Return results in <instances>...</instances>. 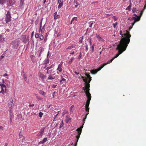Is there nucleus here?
Masks as SVG:
<instances>
[{
    "label": "nucleus",
    "instance_id": "c9c22d12",
    "mask_svg": "<svg viewBox=\"0 0 146 146\" xmlns=\"http://www.w3.org/2000/svg\"><path fill=\"white\" fill-rule=\"evenodd\" d=\"M131 6L130 5H129L128 7H127V8H126V10H130V9H131Z\"/></svg>",
    "mask_w": 146,
    "mask_h": 146
},
{
    "label": "nucleus",
    "instance_id": "58836bf2",
    "mask_svg": "<svg viewBox=\"0 0 146 146\" xmlns=\"http://www.w3.org/2000/svg\"><path fill=\"white\" fill-rule=\"evenodd\" d=\"M74 59V58L73 57L71 58L70 60L69 63H70V62H72L73 61Z\"/></svg>",
    "mask_w": 146,
    "mask_h": 146
},
{
    "label": "nucleus",
    "instance_id": "aec40b11",
    "mask_svg": "<svg viewBox=\"0 0 146 146\" xmlns=\"http://www.w3.org/2000/svg\"><path fill=\"white\" fill-rule=\"evenodd\" d=\"M77 19V18L76 17H74L71 20V24H72V23H74V21H76Z\"/></svg>",
    "mask_w": 146,
    "mask_h": 146
},
{
    "label": "nucleus",
    "instance_id": "e2e57ef3",
    "mask_svg": "<svg viewBox=\"0 0 146 146\" xmlns=\"http://www.w3.org/2000/svg\"><path fill=\"white\" fill-rule=\"evenodd\" d=\"M78 7V5H76L75 6V7Z\"/></svg>",
    "mask_w": 146,
    "mask_h": 146
},
{
    "label": "nucleus",
    "instance_id": "de8ad7c7",
    "mask_svg": "<svg viewBox=\"0 0 146 146\" xmlns=\"http://www.w3.org/2000/svg\"><path fill=\"white\" fill-rule=\"evenodd\" d=\"M93 23H92L89 25V27H91L92 26V25Z\"/></svg>",
    "mask_w": 146,
    "mask_h": 146
},
{
    "label": "nucleus",
    "instance_id": "69168bd1",
    "mask_svg": "<svg viewBox=\"0 0 146 146\" xmlns=\"http://www.w3.org/2000/svg\"><path fill=\"white\" fill-rule=\"evenodd\" d=\"M102 50L101 51H100V55L101 54V53H102Z\"/></svg>",
    "mask_w": 146,
    "mask_h": 146
},
{
    "label": "nucleus",
    "instance_id": "7ed1b4c3",
    "mask_svg": "<svg viewBox=\"0 0 146 146\" xmlns=\"http://www.w3.org/2000/svg\"><path fill=\"white\" fill-rule=\"evenodd\" d=\"M118 50V53L117 54L116 56L114 57H113L111 60L108 61V62L107 63H104L101 65V66L98 68L97 70H92L90 71L91 73L93 74H96L97 72L100 71L102 68L105 66L106 65L110 63L113 60H114L115 58H117L119 54H121L124 51L121 49H116Z\"/></svg>",
    "mask_w": 146,
    "mask_h": 146
},
{
    "label": "nucleus",
    "instance_id": "423d86ee",
    "mask_svg": "<svg viewBox=\"0 0 146 146\" xmlns=\"http://www.w3.org/2000/svg\"><path fill=\"white\" fill-rule=\"evenodd\" d=\"M11 15L10 12L9 11H8L6 14L5 18V21L6 23L10 22L11 21Z\"/></svg>",
    "mask_w": 146,
    "mask_h": 146
},
{
    "label": "nucleus",
    "instance_id": "cd10ccee",
    "mask_svg": "<svg viewBox=\"0 0 146 146\" xmlns=\"http://www.w3.org/2000/svg\"><path fill=\"white\" fill-rule=\"evenodd\" d=\"M62 82H66V80L63 78L62 77V80L60 81V82L62 83Z\"/></svg>",
    "mask_w": 146,
    "mask_h": 146
},
{
    "label": "nucleus",
    "instance_id": "052dcab7",
    "mask_svg": "<svg viewBox=\"0 0 146 146\" xmlns=\"http://www.w3.org/2000/svg\"><path fill=\"white\" fill-rule=\"evenodd\" d=\"M46 40H47V39L46 38H44V40L45 42H46Z\"/></svg>",
    "mask_w": 146,
    "mask_h": 146
},
{
    "label": "nucleus",
    "instance_id": "dca6fc26",
    "mask_svg": "<svg viewBox=\"0 0 146 146\" xmlns=\"http://www.w3.org/2000/svg\"><path fill=\"white\" fill-rule=\"evenodd\" d=\"M13 105L14 104L13 102L12 99H10V102H9V106L10 108H12L13 107Z\"/></svg>",
    "mask_w": 146,
    "mask_h": 146
},
{
    "label": "nucleus",
    "instance_id": "338daca9",
    "mask_svg": "<svg viewBox=\"0 0 146 146\" xmlns=\"http://www.w3.org/2000/svg\"><path fill=\"white\" fill-rule=\"evenodd\" d=\"M9 29H7L6 30V31H8V32L9 31Z\"/></svg>",
    "mask_w": 146,
    "mask_h": 146
},
{
    "label": "nucleus",
    "instance_id": "5fc2aeb1",
    "mask_svg": "<svg viewBox=\"0 0 146 146\" xmlns=\"http://www.w3.org/2000/svg\"><path fill=\"white\" fill-rule=\"evenodd\" d=\"M42 21H41V22H40V29L41 28V25H42Z\"/></svg>",
    "mask_w": 146,
    "mask_h": 146
},
{
    "label": "nucleus",
    "instance_id": "6ab92c4d",
    "mask_svg": "<svg viewBox=\"0 0 146 146\" xmlns=\"http://www.w3.org/2000/svg\"><path fill=\"white\" fill-rule=\"evenodd\" d=\"M5 39L2 35H0V43L3 42L5 40Z\"/></svg>",
    "mask_w": 146,
    "mask_h": 146
},
{
    "label": "nucleus",
    "instance_id": "4d7b16f0",
    "mask_svg": "<svg viewBox=\"0 0 146 146\" xmlns=\"http://www.w3.org/2000/svg\"><path fill=\"white\" fill-rule=\"evenodd\" d=\"M74 52H71V53H70V54H74Z\"/></svg>",
    "mask_w": 146,
    "mask_h": 146
},
{
    "label": "nucleus",
    "instance_id": "c85d7f7f",
    "mask_svg": "<svg viewBox=\"0 0 146 146\" xmlns=\"http://www.w3.org/2000/svg\"><path fill=\"white\" fill-rule=\"evenodd\" d=\"M35 95L37 99L39 100H42V98L38 96L37 94H36Z\"/></svg>",
    "mask_w": 146,
    "mask_h": 146
},
{
    "label": "nucleus",
    "instance_id": "79ce46f5",
    "mask_svg": "<svg viewBox=\"0 0 146 146\" xmlns=\"http://www.w3.org/2000/svg\"><path fill=\"white\" fill-rule=\"evenodd\" d=\"M132 11L133 13H135V12L136 11V9L134 8H133L132 10Z\"/></svg>",
    "mask_w": 146,
    "mask_h": 146
},
{
    "label": "nucleus",
    "instance_id": "ddd939ff",
    "mask_svg": "<svg viewBox=\"0 0 146 146\" xmlns=\"http://www.w3.org/2000/svg\"><path fill=\"white\" fill-rule=\"evenodd\" d=\"M28 38L27 37V36L26 35H23L22 37V41L25 43L27 42V40Z\"/></svg>",
    "mask_w": 146,
    "mask_h": 146
},
{
    "label": "nucleus",
    "instance_id": "7c9ffc66",
    "mask_svg": "<svg viewBox=\"0 0 146 146\" xmlns=\"http://www.w3.org/2000/svg\"><path fill=\"white\" fill-rule=\"evenodd\" d=\"M43 113L41 112H39V116L40 117H41L42 115H43Z\"/></svg>",
    "mask_w": 146,
    "mask_h": 146
},
{
    "label": "nucleus",
    "instance_id": "b1692460",
    "mask_svg": "<svg viewBox=\"0 0 146 146\" xmlns=\"http://www.w3.org/2000/svg\"><path fill=\"white\" fill-rule=\"evenodd\" d=\"M59 3V4L58 7V9H60L63 5V2H61Z\"/></svg>",
    "mask_w": 146,
    "mask_h": 146
},
{
    "label": "nucleus",
    "instance_id": "2eb2a0df",
    "mask_svg": "<svg viewBox=\"0 0 146 146\" xmlns=\"http://www.w3.org/2000/svg\"><path fill=\"white\" fill-rule=\"evenodd\" d=\"M44 49L43 48H42V47H40L39 48V51L40 52H39V54L38 56V57H40L41 56V55L42 52L44 51Z\"/></svg>",
    "mask_w": 146,
    "mask_h": 146
},
{
    "label": "nucleus",
    "instance_id": "f3484780",
    "mask_svg": "<svg viewBox=\"0 0 146 146\" xmlns=\"http://www.w3.org/2000/svg\"><path fill=\"white\" fill-rule=\"evenodd\" d=\"M15 3V0H10L9 2L10 6L13 5Z\"/></svg>",
    "mask_w": 146,
    "mask_h": 146
},
{
    "label": "nucleus",
    "instance_id": "5701e85b",
    "mask_svg": "<svg viewBox=\"0 0 146 146\" xmlns=\"http://www.w3.org/2000/svg\"><path fill=\"white\" fill-rule=\"evenodd\" d=\"M60 17V16L59 15H57V12H55L54 13V19H57L59 18Z\"/></svg>",
    "mask_w": 146,
    "mask_h": 146
},
{
    "label": "nucleus",
    "instance_id": "f8f14e48",
    "mask_svg": "<svg viewBox=\"0 0 146 146\" xmlns=\"http://www.w3.org/2000/svg\"><path fill=\"white\" fill-rule=\"evenodd\" d=\"M44 128H42L40 130V131L38 133L37 135L38 136H42L44 132Z\"/></svg>",
    "mask_w": 146,
    "mask_h": 146
},
{
    "label": "nucleus",
    "instance_id": "a18cd8bd",
    "mask_svg": "<svg viewBox=\"0 0 146 146\" xmlns=\"http://www.w3.org/2000/svg\"><path fill=\"white\" fill-rule=\"evenodd\" d=\"M74 107V105H72L71 106V107H70V108H71V110H70V111L71 112H72V111L71 110V109L73 108Z\"/></svg>",
    "mask_w": 146,
    "mask_h": 146
},
{
    "label": "nucleus",
    "instance_id": "393cba45",
    "mask_svg": "<svg viewBox=\"0 0 146 146\" xmlns=\"http://www.w3.org/2000/svg\"><path fill=\"white\" fill-rule=\"evenodd\" d=\"M71 120V119L69 118L68 116H67L66 117V123H68L69 121H70Z\"/></svg>",
    "mask_w": 146,
    "mask_h": 146
},
{
    "label": "nucleus",
    "instance_id": "f03ea898",
    "mask_svg": "<svg viewBox=\"0 0 146 146\" xmlns=\"http://www.w3.org/2000/svg\"><path fill=\"white\" fill-rule=\"evenodd\" d=\"M125 32L126 33H123L122 31L120 30L119 34L122 36V38L120 40L119 44L117 45L116 49H120L123 51L125 50L129 42L131 36L128 31H126Z\"/></svg>",
    "mask_w": 146,
    "mask_h": 146
},
{
    "label": "nucleus",
    "instance_id": "1a4fd4ad",
    "mask_svg": "<svg viewBox=\"0 0 146 146\" xmlns=\"http://www.w3.org/2000/svg\"><path fill=\"white\" fill-rule=\"evenodd\" d=\"M35 37L36 38H39L40 40H42L44 39V37L42 35H39L38 33H36L35 35Z\"/></svg>",
    "mask_w": 146,
    "mask_h": 146
},
{
    "label": "nucleus",
    "instance_id": "37998d69",
    "mask_svg": "<svg viewBox=\"0 0 146 146\" xmlns=\"http://www.w3.org/2000/svg\"><path fill=\"white\" fill-rule=\"evenodd\" d=\"M44 26H43V27L42 29H41L42 33V32H43L44 30Z\"/></svg>",
    "mask_w": 146,
    "mask_h": 146
},
{
    "label": "nucleus",
    "instance_id": "9b49d317",
    "mask_svg": "<svg viewBox=\"0 0 146 146\" xmlns=\"http://www.w3.org/2000/svg\"><path fill=\"white\" fill-rule=\"evenodd\" d=\"M85 119V118L84 119V120H83V122H84V123L83 124V125L81 126L80 128H78V129H76V131L78 132V133H79V132H80V134H81V132H82V128H83V125L84 124V123H85V121L84 120V119Z\"/></svg>",
    "mask_w": 146,
    "mask_h": 146
},
{
    "label": "nucleus",
    "instance_id": "680f3d73",
    "mask_svg": "<svg viewBox=\"0 0 146 146\" xmlns=\"http://www.w3.org/2000/svg\"><path fill=\"white\" fill-rule=\"evenodd\" d=\"M65 114V113L64 112H63L62 113V115H64Z\"/></svg>",
    "mask_w": 146,
    "mask_h": 146
},
{
    "label": "nucleus",
    "instance_id": "8fccbe9b",
    "mask_svg": "<svg viewBox=\"0 0 146 146\" xmlns=\"http://www.w3.org/2000/svg\"><path fill=\"white\" fill-rule=\"evenodd\" d=\"M29 106L30 107H33L34 106V104H32V105L30 104V105H29Z\"/></svg>",
    "mask_w": 146,
    "mask_h": 146
},
{
    "label": "nucleus",
    "instance_id": "603ef678",
    "mask_svg": "<svg viewBox=\"0 0 146 146\" xmlns=\"http://www.w3.org/2000/svg\"><path fill=\"white\" fill-rule=\"evenodd\" d=\"M57 86L56 85H53L52 87L54 88L56 87Z\"/></svg>",
    "mask_w": 146,
    "mask_h": 146
},
{
    "label": "nucleus",
    "instance_id": "0eeeda50",
    "mask_svg": "<svg viewBox=\"0 0 146 146\" xmlns=\"http://www.w3.org/2000/svg\"><path fill=\"white\" fill-rule=\"evenodd\" d=\"M6 87L3 84H0V93L4 94L6 90Z\"/></svg>",
    "mask_w": 146,
    "mask_h": 146
},
{
    "label": "nucleus",
    "instance_id": "13d9d810",
    "mask_svg": "<svg viewBox=\"0 0 146 146\" xmlns=\"http://www.w3.org/2000/svg\"><path fill=\"white\" fill-rule=\"evenodd\" d=\"M34 32H33H33L32 33H31V35H32V36H33V35H34Z\"/></svg>",
    "mask_w": 146,
    "mask_h": 146
},
{
    "label": "nucleus",
    "instance_id": "864d4df0",
    "mask_svg": "<svg viewBox=\"0 0 146 146\" xmlns=\"http://www.w3.org/2000/svg\"><path fill=\"white\" fill-rule=\"evenodd\" d=\"M46 0H43V3L44 4L45 3L46 1Z\"/></svg>",
    "mask_w": 146,
    "mask_h": 146
},
{
    "label": "nucleus",
    "instance_id": "2f4dec72",
    "mask_svg": "<svg viewBox=\"0 0 146 146\" xmlns=\"http://www.w3.org/2000/svg\"><path fill=\"white\" fill-rule=\"evenodd\" d=\"M22 74L24 78L27 76L25 75V72H24V71H23L22 72Z\"/></svg>",
    "mask_w": 146,
    "mask_h": 146
},
{
    "label": "nucleus",
    "instance_id": "412c9836",
    "mask_svg": "<svg viewBox=\"0 0 146 146\" xmlns=\"http://www.w3.org/2000/svg\"><path fill=\"white\" fill-rule=\"evenodd\" d=\"M47 140V138H44V139H43L42 141H40L39 142V143L40 144H42L45 142Z\"/></svg>",
    "mask_w": 146,
    "mask_h": 146
},
{
    "label": "nucleus",
    "instance_id": "09e8293b",
    "mask_svg": "<svg viewBox=\"0 0 146 146\" xmlns=\"http://www.w3.org/2000/svg\"><path fill=\"white\" fill-rule=\"evenodd\" d=\"M7 76H8V74L6 73L5 74H4L3 75V76H5V77Z\"/></svg>",
    "mask_w": 146,
    "mask_h": 146
},
{
    "label": "nucleus",
    "instance_id": "f704fd0d",
    "mask_svg": "<svg viewBox=\"0 0 146 146\" xmlns=\"http://www.w3.org/2000/svg\"><path fill=\"white\" fill-rule=\"evenodd\" d=\"M47 71L46 72V74H49L50 73V71H52V70H47Z\"/></svg>",
    "mask_w": 146,
    "mask_h": 146
},
{
    "label": "nucleus",
    "instance_id": "a19ab883",
    "mask_svg": "<svg viewBox=\"0 0 146 146\" xmlns=\"http://www.w3.org/2000/svg\"><path fill=\"white\" fill-rule=\"evenodd\" d=\"M86 51H87L88 50V45L86 44Z\"/></svg>",
    "mask_w": 146,
    "mask_h": 146
},
{
    "label": "nucleus",
    "instance_id": "c03bdc74",
    "mask_svg": "<svg viewBox=\"0 0 146 146\" xmlns=\"http://www.w3.org/2000/svg\"><path fill=\"white\" fill-rule=\"evenodd\" d=\"M113 18L114 19L115 21H116L117 19V18L115 16H114L113 17Z\"/></svg>",
    "mask_w": 146,
    "mask_h": 146
},
{
    "label": "nucleus",
    "instance_id": "4468645a",
    "mask_svg": "<svg viewBox=\"0 0 146 146\" xmlns=\"http://www.w3.org/2000/svg\"><path fill=\"white\" fill-rule=\"evenodd\" d=\"M49 62V60L48 59H46L44 61V64H45V66L44 68H46L48 66L47 64H48Z\"/></svg>",
    "mask_w": 146,
    "mask_h": 146
},
{
    "label": "nucleus",
    "instance_id": "473e14b6",
    "mask_svg": "<svg viewBox=\"0 0 146 146\" xmlns=\"http://www.w3.org/2000/svg\"><path fill=\"white\" fill-rule=\"evenodd\" d=\"M24 78L25 81H26V82H29V80H27V76L24 77Z\"/></svg>",
    "mask_w": 146,
    "mask_h": 146
},
{
    "label": "nucleus",
    "instance_id": "39448f33",
    "mask_svg": "<svg viewBox=\"0 0 146 146\" xmlns=\"http://www.w3.org/2000/svg\"><path fill=\"white\" fill-rule=\"evenodd\" d=\"M62 64V62H61L58 66V68L56 69V72L58 74L61 73L63 69Z\"/></svg>",
    "mask_w": 146,
    "mask_h": 146
},
{
    "label": "nucleus",
    "instance_id": "4c0bfd02",
    "mask_svg": "<svg viewBox=\"0 0 146 146\" xmlns=\"http://www.w3.org/2000/svg\"><path fill=\"white\" fill-rule=\"evenodd\" d=\"M74 73L76 75H78L79 74V72L78 71H76V70L74 71Z\"/></svg>",
    "mask_w": 146,
    "mask_h": 146
},
{
    "label": "nucleus",
    "instance_id": "72a5a7b5",
    "mask_svg": "<svg viewBox=\"0 0 146 146\" xmlns=\"http://www.w3.org/2000/svg\"><path fill=\"white\" fill-rule=\"evenodd\" d=\"M82 37H80L79 39V42L80 43H81L82 42Z\"/></svg>",
    "mask_w": 146,
    "mask_h": 146
},
{
    "label": "nucleus",
    "instance_id": "bf43d9fd",
    "mask_svg": "<svg viewBox=\"0 0 146 146\" xmlns=\"http://www.w3.org/2000/svg\"><path fill=\"white\" fill-rule=\"evenodd\" d=\"M3 129V127L1 126H0V129Z\"/></svg>",
    "mask_w": 146,
    "mask_h": 146
},
{
    "label": "nucleus",
    "instance_id": "a878e982",
    "mask_svg": "<svg viewBox=\"0 0 146 146\" xmlns=\"http://www.w3.org/2000/svg\"><path fill=\"white\" fill-rule=\"evenodd\" d=\"M75 46V45H73L71 46H69L68 47V48L66 49H71L73 48H74Z\"/></svg>",
    "mask_w": 146,
    "mask_h": 146
},
{
    "label": "nucleus",
    "instance_id": "6e6552de",
    "mask_svg": "<svg viewBox=\"0 0 146 146\" xmlns=\"http://www.w3.org/2000/svg\"><path fill=\"white\" fill-rule=\"evenodd\" d=\"M39 77L41 78L43 82H46L45 79L46 77V75L42 73H40L39 74Z\"/></svg>",
    "mask_w": 146,
    "mask_h": 146
},
{
    "label": "nucleus",
    "instance_id": "f257e3e1",
    "mask_svg": "<svg viewBox=\"0 0 146 146\" xmlns=\"http://www.w3.org/2000/svg\"><path fill=\"white\" fill-rule=\"evenodd\" d=\"M87 76L84 78V77L82 76V78L83 79L84 81L85 82V87H83V90L85 91L86 92V96L87 97V100L86 102V104L85 106V110L87 112V113L86 115L85 116V119L84 120L85 121L87 115L88 114L89 112V106L90 104V102L91 99V96L90 93L89 92L90 89V85L89 83H90V81L91 80V78L90 77V75L89 74H86Z\"/></svg>",
    "mask_w": 146,
    "mask_h": 146
},
{
    "label": "nucleus",
    "instance_id": "c756f323",
    "mask_svg": "<svg viewBox=\"0 0 146 146\" xmlns=\"http://www.w3.org/2000/svg\"><path fill=\"white\" fill-rule=\"evenodd\" d=\"M46 67V70H49L50 69L52 68H53L52 66V65L50 66H48V67Z\"/></svg>",
    "mask_w": 146,
    "mask_h": 146
},
{
    "label": "nucleus",
    "instance_id": "a211bd4d",
    "mask_svg": "<svg viewBox=\"0 0 146 146\" xmlns=\"http://www.w3.org/2000/svg\"><path fill=\"white\" fill-rule=\"evenodd\" d=\"M39 93L40 94L42 95L43 96H46V93L44 91L40 90L39 92Z\"/></svg>",
    "mask_w": 146,
    "mask_h": 146
},
{
    "label": "nucleus",
    "instance_id": "e433bc0d",
    "mask_svg": "<svg viewBox=\"0 0 146 146\" xmlns=\"http://www.w3.org/2000/svg\"><path fill=\"white\" fill-rule=\"evenodd\" d=\"M117 22H116L115 23L113 24V27L114 28H115L116 26H117Z\"/></svg>",
    "mask_w": 146,
    "mask_h": 146
},
{
    "label": "nucleus",
    "instance_id": "774afa93",
    "mask_svg": "<svg viewBox=\"0 0 146 146\" xmlns=\"http://www.w3.org/2000/svg\"><path fill=\"white\" fill-rule=\"evenodd\" d=\"M7 143H6L4 146H7Z\"/></svg>",
    "mask_w": 146,
    "mask_h": 146
},
{
    "label": "nucleus",
    "instance_id": "9d476101",
    "mask_svg": "<svg viewBox=\"0 0 146 146\" xmlns=\"http://www.w3.org/2000/svg\"><path fill=\"white\" fill-rule=\"evenodd\" d=\"M54 74H53L50 72V74L49 75L48 79V80H52L54 79L55 78V76H54Z\"/></svg>",
    "mask_w": 146,
    "mask_h": 146
},
{
    "label": "nucleus",
    "instance_id": "3c124183",
    "mask_svg": "<svg viewBox=\"0 0 146 146\" xmlns=\"http://www.w3.org/2000/svg\"><path fill=\"white\" fill-rule=\"evenodd\" d=\"M25 139V138H23V139H22V143H23V144H22L24 146V144L23 143V141Z\"/></svg>",
    "mask_w": 146,
    "mask_h": 146
},
{
    "label": "nucleus",
    "instance_id": "20e7f679",
    "mask_svg": "<svg viewBox=\"0 0 146 146\" xmlns=\"http://www.w3.org/2000/svg\"><path fill=\"white\" fill-rule=\"evenodd\" d=\"M133 16H134L135 17H132L131 19H130L131 20H134V22L132 23V26L134 25L137 21H138L140 19V17L138 16L136 14H134L133 15Z\"/></svg>",
    "mask_w": 146,
    "mask_h": 146
},
{
    "label": "nucleus",
    "instance_id": "ea45409f",
    "mask_svg": "<svg viewBox=\"0 0 146 146\" xmlns=\"http://www.w3.org/2000/svg\"><path fill=\"white\" fill-rule=\"evenodd\" d=\"M63 125V121H62V122H61V124L60 125V127H62Z\"/></svg>",
    "mask_w": 146,
    "mask_h": 146
},
{
    "label": "nucleus",
    "instance_id": "6e6d98bb",
    "mask_svg": "<svg viewBox=\"0 0 146 146\" xmlns=\"http://www.w3.org/2000/svg\"><path fill=\"white\" fill-rule=\"evenodd\" d=\"M105 51V49L104 48H103L102 49V51Z\"/></svg>",
    "mask_w": 146,
    "mask_h": 146
},
{
    "label": "nucleus",
    "instance_id": "bb28decb",
    "mask_svg": "<svg viewBox=\"0 0 146 146\" xmlns=\"http://www.w3.org/2000/svg\"><path fill=\"white\" fill-rule=\"evenodd\" d=\"M78 135L77 136H76V138L77 139V140L76 141V144L74 146H76V144H77V142L78 141V139L80 137V132H79V133H78Z\"/></svg>",
    "mask_w": 146,
    "mask_h": 146
},
{
    "label": "nucleus",
    "instance_id": "4be33fe9",
    "mask_svg": "<svg viewBox=\"0 0 146 146\" xmlns=\"http://www.w3.org/2000/svg\"><path fill=\"white\" fill-rule=\"evenodd\" d=\"M96 36L98 38V40L102 42L104 41V40L103 39L101 38L100 36V35L96 34Z\"/></svg>",
    "mask_w": 146,
    "mask_h": 146
},
{
    "label": "nucleus",
    "instance_id": "49530a36",
    "mask_svg": "<svg viewBox=\"0 0 146 146\" xmlns=\"http://www.w3.org/2000/svg\"><path fill=\"white\" fill-rule=\"evenodd\" d=\"M58 0V4L61 2H63V1H61V0Z\"/></svg>",
    "mask_w": 146,
    "mask_h": 146
},
{
    "label": "nucleus",
    "instance_id": "0e129e2a",
    "mask_svg": "<svg viewBox=\"0 0 146 146\" xmlns=\"http://www.w3.org/2000/svg\"><path fill=\"white\" fill-rule=\"evenodd\" d=\"M21 3H20V4H22V3H23V2H22V0H21Z\"/></svg>",
    "mask_w": 146,
    "mask_h": 146
}]
</instances>
